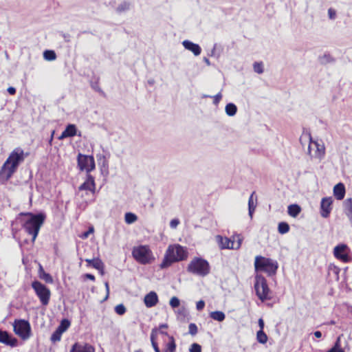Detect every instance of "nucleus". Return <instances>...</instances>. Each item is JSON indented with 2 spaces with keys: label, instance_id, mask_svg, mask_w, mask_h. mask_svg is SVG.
<instances>
[{
  "label": "nucleus",
  "instance_id": "obj_1",
  "mask_svg": "<svg viewBox=\"0 0 352 352\" xmlns=\"http://www.w3.org/2000/svg\"><path fill=\"white\" fill-rule=\"evenodd\" d=\"M25 157L24 151L21 148L14 149L3 164L0 170V179L3 182L9 180L16 171L19 165Z\"/></svg>",
  "mask_w": 352,
  "mask_h": 352
},
{
  "label": "nucleus",
  "instance_id": "obj_2",
  "mask_svg": "<svg viewBox=\"0 0 352 352\" xmlns=\"http://www.w3.org/2000/svg\"><path fill=\"white\" fill-rule=\"evenodd\" d=\"M20 216H25L26 219L23 221V227L25 232L32 235V242L34 243L41 227L44 223L46 219V214L43 212L32 213L30 212H21Z\"/></svg>",
  "mask_w": 352,
  "mask_h": 352
},
{
  "label": "nucleus",
  "instance_id": "obj_3",
  "mask_svg": "<svg viewBox=\"0 0 352 352\" xmlns=\"http://www.w3.org/2000/svg\"><path fill=\"white\" fill-rule=\"evenodd\" d=\"M188 254V252L186 248L181 245H170L166 250L160 267L162 270L166 269L174 263L184 261L187 258Z\"/></svg>",
  "mask_w": 352,
  "mask_h": 352
},
{
  "label": "nucleus",
  "instance_id": "obj_4",
  "mask_svg": "<svg viewBox=\"0 0 352 352\" xmlns=\"http://www.w3.org/2000/svg\"><path fill=\"white\" fill-rule=\"evenodd\" d=\"M256 271L265 272L269 276L276 274L278 263L276 261L262 256H256L254 261Z\"/></svg>",
  "mask_w": 352,
  "mask_h": 352
},
{
  "label": "nucleus",
  "instance_id": "obj_5",
  "mask_svg": "<svg viewBox=\"0 0 352 352\" xmlns=\"http://www.w3.org/2000/svg\"><path fill=\"white\" fill-rule=\"evenodd\" d=\"M209 263L201 257H195L188 264L187 271L200 276H206L210 273Z\"/></svg>",
  "mask_w": 352,
  "mask_h": 352
},
{
  "label": "nucleus",
  "instance_id": "obj_6",
  "mask_svg": "<svg viewBox=\"0 0 352 352\" xmlns=\"http://www.w3.org/2000/svg\"><path fill=\"white\" fill-rule=\"evenodd\" d=\"M132 256L142 265L150 264L155 260L152 251L147 245H140L134 247L132 250Z\"/></svg>",
  "mask_w": 352,
  "mask_h": 352
},
{
  "label": "nucleus",
  "instance_id": "obj_7",
  "mask_svg": "<svg viewBox=\"0 0 352 352\" xmlns=\"http://www.w3.org/2000/svg\"><path fill=\"white\" fill-rule=\"evenodd\" d=\"M254 289L258 298L261 301L270 300V289L268 287L267 280L262 276L257 274L255 276Z\"/></svg>",
  "mask_w": 352,
  "mask_h": 352
},
{
  "label": "nucleus",
  "instance_id": "obj_8",
  "mask_svg": "<svg viewBox=\"0 0 352 352\" xmlns=\"http://www.w3.org/2000/svg\"><path fill=\"white\" fill-rule=\"evenodd\" d=\"M31 285L36 296L39 298L41 303L44 306L47 305L51 295L50 289L45 285L37 280L32 281Z\"/></svg>",
  "mask_w": 352,
  "mask_h": 352
},
{
  "label": "nucleus",
  "instance_id": "obj_9",
  "mask_svg": "<svg viewBox=\"0 0 352 352\" xmlns=\"http://www.w3.org/2000/svg\"><path fill=\"white\" fill-rule=\"evenodd\" d=\"M13 330L15 334L23 340L28 339L31 336L30 324L25 319H16L13 323Z\"/></svg>",
  "mask_w": 352,
  "mask_h": 352
},
{
  "label": "nucleus",
  "instance_id": "obj_10",
  "mask_svg": "<svg viewBox=\"0 0 352 352\" xmlns=\"http://www.w3.org/2000/svg\"><path fill=\"white\" fill-rule=\"evenodd\" d=\"M77 166L80 171L85 170L86 173H90L96 168L94 156L79 153L77 155Z\"/></svg>",
  "mask_w": 352,
  "mask_h": 352
},
{
  "label": "nucleus",
  "instance_id": "obj_11",
  "mask_svg": "<svg viewBox=\"0 0 352 352\" xmlns=\"http://www.w3.org/2000/svg\"><path fill=\"white\" fill-rule=\"evenodd\" d=\"M351 250L345 243H339L333 248L334 256L343 263H349L352 261L350 255Z\"/></svg>",
  "mask_w": 352,
  "mask_h": 352
},
{
  "label": "nucleus",
  "instance_id": "obj_12",
  "mask_svg": "<svg viewBox=\"0 0 352 352\" xmlns=\"http://www.w3.org/2000/svg\"><path fill=\"white\" fill-rule=\"evenodd\" d=\"M0 343L12 348L16 347L19 345L17 338L14 337L12 333L1 329H0Z\"/></svg>",
  "mask_w": 352,
  "mask_h": 352
},
{
  "label": "nucleus",
  "instance_id": "obj_13",
  "mask_svg": "<svg viewBox=\"0 0 352 352\" xmlns=\"http://www.w3.org/2000/svg\"><path fill=\"white\" fill-rule=\"evenodd\" d=\"M79 191L89 190L92 193L96 191L95 178L90 173H87L85 181L78 187Z\"/></svg>",
  "mask_w": 352,
  "mask_h": 352
},
{
  "label": "nucleus",
  "instance_id": "obj_14",
  "mask_svg": "<svg viewBox=\"0 0 352 352\" xmlns=\"http://www.w3.org/2000/svg\"><path fill=\"white\" fill-rule=\"evenodd\" d=\"M333 199L332 197H324L320 202V214L324 218H327L332 209Z\"/></svg>",
  "mask_w": 352,
  "mask_h": 352
},
{
  "label": "nucleus",
  "instance_id": "obj_15",
  "mask_svg": "<svg viewBox=\"0 0 352 352\" xmlns=\"http://www.w3.org/2000/svg\"><path fill=\"white\" fill-rule=\"evenodd\" d=\"M78 129L76 126L74 124H68L65 130L62 132L60 135L58 137L59 140H63L67 138H72L76 135L80 136V133L79 134L77 133Z\"/></svg>",
  "mask_w": 352,
  "mask_h": 352
},
{
  "label": "nucleus",
  "instance_id": "obj_16",
  "mask_svg": "<svg viewBox=\"0 0 352 352\" xmlns=\"http://www.w3.org/2000/svg\"><path fill=\"white\" fill-rule=\"evenodd\" d=\"M159 301L158 296L154 291H151L145 295L144 302L146 307L151 308L155 307Z\"/></svg>",
  "mask_w": 352,
  "mask_h": 352
},
{
  "label": "nucleus",
  "instance_id": "obj_17",
  "mask_svg": "<svg viewBox=\"0 0 352 352\" xmlns=\"http://www.w3.org/2000/svg\"><path fill=\"white\" fill-rule=\"evenodd\" d=\"M69 352H95V349L88 343L81 344L76 342L72 346Z\"/></svg>",
  "mask_w": 352,
  "mask_h": 352
},
{
  "label": "nucleus",
  "instance_id": "obj_18",
  "mask_svg": "<svg viewBox=\"0 0 352 352\" xmlns=\"http://www.w3.org/2000/svg\"><path fill=\"white\" fill-rule=\"evenodd\" d=\"M184 48L191 52L195 56H199L201 52V48L199 45L189 40H184L182 42Z\"/></svg>",
  "mask_w": 352,
  "mask_h": 352
},
{
  "label": "nucleus",
  "instance_id": "obj_19",
  "mask_svg": "<svg viewBox=\"0 0 352 352\" xmlns=\"http://www.w3.org/2000/svg\"><path fill=\"white\" fill-rule=\"evenodd\" d=\"M217 242L221 250L223 249H234V242L227 237H223L221 235L216 236Z\"/></svg>",
  "mask_w": 352,
  "mask_h": 352
},
{
  "label": "nucleus",
  "instance_id": "obj_20",
  "mask_svg": "<svg viewBox=\"0 0 352 352\" xmlns=\"http://www.w3.org/2000/svg\"><path fill=\"white\" fill-rule=\"evenodd\" d=\"M346 193L345 186L343 183H338L333 187V195L338 200L344 199Z\"/></svg>",
  "mask_w": 352,
  "mask_h": 352
},
{
  "label": "nucleus",
  "instance_id": "obj_21",
  "mask_svg": "<svg viewBox=\"0 0 352 352\" xmlns=\"http://www.w3.org/2000/svg\"><path fill=\"white\" fill-rule=\"evenodd\" d=\"M160 333L168 336V342L166 344V351L167 352H175L176 351V343L175 340L173 336H169L167 332L161 331Z\"/></svg>",
  "mask_w": 352,
  "mask_h": 352
},
{
  "label": "nucleus",
  "instance_id": "obj_22",
  "mask_svg": "<svg viewBox=\"0 0 352 352\" xmlns=\"http://www.w3.org/2000/svg\"><path fill=\"white\" fill-rule=\"evenodd\" d=\"M344 210L352 226V198H349L344 201Z\"/></svg>",
  "mask_w": 352,
  "mask_h": 352
},
{
  "label": "nucleus",
  "instance_id": "obj_23",
  "mask_svg": "<svg viewBox=\"0 0 352 352\" xmlns=\"http://www.w3.org/2000/svg\"><path fill=\"white\" fill-rule=\"evenodd\" d=\"M318 61L320 64L324 65L335 63L336 59L329 52H325L323 55L318 56Z\"/></svg>",
  "mask_w": 352,
  "mask_h": 352
},
{
  "label": "nucleus",
  "instance_id": "obj_24",
  "mask_svg": "<svg viewBox=\"0 0 352 352\" xmlns=\"http://www.w3.org/2000/svg\"><path fill=\"white\" fill-rule=\"evenodd\" d=\"M301 212V208L296 204H291L287 208V213L292 217H296Z\"/></svg>",
  "mask_w": 352,
  "mask_h": 352
},
{
  "label": "nucleus",
  "instance_id": "obj_25",
  "mask_svg": "<svg viewBox=\"0 0 352 352\" xmlns=\"http://www.w3.org/2000/svg\"><path fill=\"white\" fill-rule=\"evenodd\" d=\"M209 316L217 322H223L226 318V314L221 311H214L209 314Z\"/></svg>",
  "mask_w": 352,
  "mask_h": 352
},
{
  "label": "nucleus",
  "instance_id": "obj_26",
  "mask_svg": "<svg viewBox=\"0 0 352 352\" xmlns=\"http://www.w3.org/2000/svg\"><path fill=\"white\" fill-rule=\"evenodd\" d=\"M307 135L309 138L310 144L314 143L315 144V146L316 147V151L318 153V155L320 156V155L324 156V153H325V148H324V144H320L318 142L313 141L310 132H307Z\"/></svg>",
  "mask_w": 352,
  "mask_h": 352
},
{
  "label": "nucleus",
  "instance_id": "obj_27",
  "mask_svg": "<svg viewBox=\"0 0 352 352\" xmlns=\"http://www.w3.org/2000/svg\"><path fill=\"white\" fill-rule=\"evenodd\" d=\"M255 192H253L248 199V214L252 219L256 209V204L254 203V195Z\"/></svg>",
  "mask_w": 352,
  "mask_h": 352
},
{
  "label": "nucleus",
  "instance_id": "obj_28",
  "mask_svg": "<svg viewBox=\"0 0 352 352\" xmlns=\"http://www.w3.org/2000/svg\"><path fill=\"white\" fill-rule=\"evenodd\" d=\"M225 111L228 116H234L237 112V107L232 102L228 103L225 107Z\"/></svg>",
  "mask_w": 352,
  "mask_h": 352
},
{
  "label": "nucleus",
  "instance_id": "obj_29",
  "mask_svg": "<svg viewBox=\"0 0 352 352\" xmlns=\"http://www.w3.org/2000/svg\"><path fill=\"white\" fill-rule=\"evenodd\" d=\"M157 332V330L155 328L153 329L151 331V344H152V346H153L155 352H161V351L158 346V344H157V342L155 341ZM165 352H167V351H165Z\"/></svg>",
  "mask_w": 352,
  "mask_h": 352
},
{
  "label": "nucleus",
  "instance_id": "obj_30",
  "mask_svg": "<svg viewBox=\"0 0 352 352\" xmlns=\"http://www.w3.org/2000/svg\"><path fill=\"white\" fill-rule=\"evenodd\" d=\"M70 325V320L67 318H63L60 320V324L56 327V329H58L59 331L60 330L61 332L64 333L69 328Z\"/></svg>",
  "mask_w": 352,
  "mask_h": 352
},
{
  "label": "nucleus",
  "instance_id": "obj_31",
  "mask_svg": "<svg viewBox=\"0 0 352 352\" xmlns=\"http://www.w3.org/2000/svg\"><path fill=\"white\" fill-rule=\"evenodd\" d=\"M222 49L221 46H219L217 43H214L212 49L210 52L208 54V56L215 57L217 59H219L221 56Z\"/></svg>",
  "mask_w": 352,
  "mask_h": 352
},
{
  "label": "nucleus",
  "instance_id": "obj_32",
  "mask_svg": "<svg viewBox=\"0 0 352 352\" xmlns=\"http://www.w3.org/2000/svg\"><path fill=\"white\" fill-rule=\"evenodd\" d=\"M85 262L87 263L88 267H92L94 269L98 268L101 263H102V260L100 258H94L92 259L87 258L85 259Z\"/></svg>",
  "mask_w": 352,
  "mask_h": 352
},
{
  "label": "nucleus",
  "instance_id": "obj_33",
  "mask_svg": "<svg viewBox=\"0 0 352 352\" xmlns=\"http://www.w3.org/2000/svg\"><path fill=\"white\" fill-rule=\"evenodd\" d=\"M138 220V216L131 212H127L124 214V221L127 224H132Z\"/></svg>",
  "mask_w": 352,
  "mask_h": 352
},
{
  "label": "nucleus",
  "instance_id": "obj_34",
  "mask_svg": "<svg viewBox=\"0 0 352 352\" xmlns=\"http://www.w3.org/2000/svg\"><path fill=\"white\" fill-rule=\"evenodd\" d=\"M256 340L260 344H265L267 342L268 337L263 330H258L256 333Z\"/></svg>",
  "mask_w": 352,
  "mask_h": 352
},
{
  "label": "nucleus",
  "instance_id": "obj_35",
  "mask_svg": "<svg viewBox=\"0 0 352 352\" xmlns=\"http://www.w3.org/2000/svg\"><path fill=\"white\" fill-rule=\"evenodd\" d=\"M43 58L46 60L52 61L56 58V54L54 50H46L43 52Z\"/></svg>",
  "mask_w": 352,
  "mask_h": 352
},
{
  "label": "nucleus",
  "instance_id": "obj_36",
  "mask_svg": "<svg viewBox=\"0 0 352 352\" xmlns=\"http://www.w3.org/2000/svg\"><path fill=\"white\" fill-rule=\"evenodd\" d=\"M327 352H345L340 346V337H338L333 346L327 351Z\"/></svg>",
  "mask_w": 352,
  "mask_h": 352
},
{
  "label": "nucleus",
  "instance_id": "obj_37",
  "mask_svg": "<svg viewBox=\"0 0 352 352\" xmlns=\"http://www.w3.org/2000/svg\"><path fill=\"white\" fill-rule=\"evenodd\" d=\"M278 231L280 234H284L289 231V226L285 221H281L278 225Z\"/></svg>",
  "mask_w": 352,
  "mask_h": 352
},
{
  "label": "nucleus",
  "instance_id": "obj_38",
  "mask_svg": "<svg viewBox=\"0 0 352 352\" xmlns=\"http://www.w3.org/2000/svg\"><path fill=\"white\" fill-rule=\"evenodd\" d=\"M131 3L128 1H123L116 8V12L119 14L128 11L130 9Z\"/></svg>",
  "mask_w": 352,
  "mask_h": 352
},
{
  "label": "nucleus",
  "instance_id": "obj_39",
  "mask_svg": "<svg viewBox=\"0 0 352 352\" xmlns=\"http://www.w3.org/2000/svg\"><path fill=\"white\" fill-rule=\"evenodd\" d=\"M63 333L61 332L60 330L59 331L58 329H56V330L52 333V334L51 336V338H50L51 342L53 343L59 342L61 339Z\"/></svg>",
  "mask_w": 352,
  "mask_h": 352
},
{
  "label": "nucleus",
  "instance_id": "obj_40",
  "mask_svg": "<svg viewBox=\"0 0 352 352\" xmlns=\"http://www.w3.org/2000/svg\"><path fill=\"white\" fill-rule=\"evenodd\" d=\"M114 311L118 315L122 316L126 313V309L123 304H119L115 307Z\"/></svg>",
  "mask_w": 352,
  "mask_h": 352
},
{
  "label": "nucleus",
  "instance_id": "obj_41",
  "mask_svg": "<svg viewBox=\"0 0 352 352\" xmlns=\"http://www.w3.org/2000/svg\"><path fill=\"white\" fill-rule=\"evenodd\" d=\"M169 305L173 309L178 308L180 306V300L177 296H173L169 301Z\"/></svg>",
  "mask_w": 352,
  "mask_h": 352
},
{
  "label": "nucleus",
  "instance_id": "obj_42",
  "mask_svg": "<svg viewBox=\"0 0 352 352\" xmlns=\"http://www.w3.org/2000/svg\"><path fill=\"white\" fill-rule=\"evenodd\" d=\"M39 277L46 283H52L54 281L52 276L47 272H43Z\"/></svg>",
  "mask_w": 352,
  "mask_h": 352
},
{
  "label": "nucleus",
  "instance_id": "obj_43",
  "mask_svg": "<svg viewBox=\"0 0 352 352\" xmlns=\"http://www.w3.org/2000/svg\"><path fill=\"white\" fill-rule=\"evenodd\" d=\"M253 68H254V71L257 73V74H262L263 73V63H258V62H255L254 64H253Z\"/></svg>",
  "mask_w": 352,
  "mask_h": 352
},
{
  "label": "nucleus",
  "instance_id": "obj_44",
  "mask_svg": "<svg viewBox=\"0 0 352 352\" xmlns=\"http://www.w3.org/2000/svg\"><path fill=\"white\" fill-rule=\"evenodd\" d=\"M189 352H201V346L198 343L194 342L190 345Z\"/></svg>",
  "mask_w": 352,
  "mask_h": 352
},
{
  "label": "nucleus",
  "instance_id": "obj_45",
  "mask_svg": "<svg viewBox=\"0 0 352 352\" xmlns=\"http://www.w3.org/2000/svg\"><path fill=\"white\" fill-rule=\"evenodd\" d=\"M188 331H189V333L190 335H192V336L196 335L198 331V328H197V326L196 325V324L190 323L188 325Z\"/></svg>",
  "mask_w": 352,
  "mask_h": 352
},
{
  "label": "nucleus",
  "instance_id": "obj_46",
  "mask_svg": "<svg viewBox=\"0 0 352 352\" xmlns=\"http://www.w3.org/2000/svg\"><path fill=\"white\" fill-rule=\"evenodd\" d=\"M102 160V168H108V162L107 160H106V157L104 155H100L99 156V159H98V164H100V161Z\"/></svg>",
  "mask_w": 352,
  "mask_h": 352
},
{
  "label": "nucleus",
  "instance_id": "obj_47",
  "mask_svg": "<svg viewBox=\"0 0 352 352\" xmlns=\"http://www.w3.org/2000/svg\"><path fill=\"white\" fill-rule=\"evenodd\" d=\"M177 313L179 317L184 318L187 315V310L184 307H182L177 310Z\"/></svg>",
  "mask_w": 352,
  "mask_h": 352
},
{
  "label": "nucleus",
  "instance_id": "obj_48",
  "mask_svg": "<svg viewBox=\"0 0 352 352\" xmlns=\"http://www.w3.org/2000/svg\"><path fill=\"white\" fill-rule=\"evenodd\" d=\"M205 305H206L205 301L203 300H200L198 302H197L196 308H197V311H202L204 309Z\"/></svg>",
  "mask_w": 352,
  "mask_h": 352
},
{
  "label": "nucleus",
  "instance_id": "obj_49",
  "mask_svg": "<svg viewBox=\"0 0 352 352\" xmlns=\"http://www.w3.org/2000/svg\"><path fill=\"white\" fill-rule=\"evenodd\" d=\"M180 221L178 219L175 218L173 219L170 222V227L173 229H175L177 227V226L179 224Z\"/></svg>",
  "mask_w": 352,
  "mask_h": 352
},
{
  "label": "nucleus",
  "instance_id": "obj_50",
  "mask_svg": "<svg viewBox=\"0 0 352 352\" xmlns=\"http://www.w3.org/2000/svg\"><path fill=\"white\" fill-rule=\"evenodd\" d=\"M222 98L221 94L219 92L214 96L213 104L217 105Z\"/></svg>",
  "mask_w": 352,
  "mask_h": 352
},
{
  "label": "nucleus",
  "instance_id": "obj_51",
  "mask_svg": "<svg viewBox=\"0 0 352 352\" xmlns=\"http://www.w3.org/2000/svg\"><path fill=\"white\" fill-rule=\"evenodd\" d=\"M328 15L330 19H334L336 16V12L333 8H329L328 10Z\"/></svg>",
  "mask_w": 352,
  "mask_h": 352
},
{
  "label": "nucleus",
  "instance_id": "obj_52",
  "mask_svg": "<svg viewBox=\"0 0 352 352\" xmlns=\"http://www.w3.org/2000/svg\"><path fill=\"white\" fill-rule=\"evenodd\" d=\"M82 276L85 279H89L92 281L95 280V276L92 274L87 273V274H83Z\"/></svg>",
  "mask_w": 352,
  "mask_h": 352
},
{
  "label": "nucleus",
  "instance_id": "obj_53",
  "mask_svg": "<svg viewBox=\"0 0 352 352\" xmlns=\"http://www.w3.org/2000/svg\"><path fill=\"white\" fill-rule=\"evenodd\" d=\"M91 87L95 89L96 91L104 95V93L103 92V91L98 86V84L97 83H92L91 84Z\"/></svg>",
  "mask_w": 352,
  "mask_h": 352
},
{
  "label": "nucleus",
  "instance_id": "obj_54",
  "mask_svg": "<svg viewBox=\"0 0 352 352\" xmlns=\"http://www.w3.org/2000/svg\"><path fill=\"white\" fill-rule=\"evenodd\" d=\"M100 267L98 268H96V270H98L100 275L103 276L104 274V263H101V264L99 265Z\"/></svg>",
  "mask_w": 352,
  "mask_h": 352
},
{
  "label": "nucleus",
  "instance_id": "obj_55",
  "mask_svg": "<svg viewBox=\"0 0 352 352\" xmlns=\"http://www.w3.org/2000/svg\"><path fill=\"white\" fill-rule=\"evenodd\" d=\"M7 91L10 95L13 96L16 94V90L14 87H9L7 89Z\"/></svg>",
  "mask_w": 352,
  "mask_h": 352
},
{
  "label": "nucleus",
  "instance_id": "obj_56",
  "mask_svg": "<svg viewBox=\"0 0 352 352\" xmlns=\"http://www.w3.org/2000/svg\"><path fill=\"white\" fill-rule=\"evenodd\" d=\"M258 327L260 328L259 330H263L264 327H265V322H264V320H263V318H259L258 319Z\"/></svg>",
  "mask_w": 352,
  "mask_h": 352
},
{
  "label": "nucleus",
  "instance_id": "obj_57",
  "mask_svg": "<svg viewBox=\"0 0 352 352\" xmlns=\"http://www.w3.org/2000/svg\"><path fill=\"white\" fill-rule=\"evenodd\" d=\"M329 270L332 271L337 276H338V274L340 272V269L336 266H333L330 267Z\"/></svg>",
  "mask_w": 352,
  "mask_h": 352
},
{
  "label": "nucleus",
  "instance_id": "obj_58",
  "mask_svg": "<svg viewBox=\"0 0 352 352\" xmlns=\"http://www.w3.org/2000/svg\"><path fill=\"white\" fill-rule=\"evenodd\" d=\"M104 285H105V289H106V292H107V295H106L104 300H106L109 298V286L108 282H105Z\"/></svg>",
  "mask_w": 352,
  "mask_h": 352
},
{
  "label": "nucleus",
  "instance_id": "obj_59",
  "mask_svg": "<svg viewBox=\"0 0 352 352\" xmlns=\"http://www.w3.org/2000/svg\"><path fill=\"white\" fill-rule=\"evenodd\" d=\"M314 334L315 337L317 338H320L322 337V333L320 331H316L314 333Z\"/></svg>",
  "mask_w": 352,
  "mask_h": 352
},
{
  "label": "nucleus",
  "instance_id": "obj_60",
  "mask_svg": "<svg viewBox=\"0 0 352 352\" xmlns=\"http://www.w3.org/2000/svg\"><path fill=\"white\" fill-rule=\"evenodd\" d=\"M168 327V324H166V323H164V324H161L160 326H159V329H160V332L161 331H162V329H167Z\"/></svg>",
  "mask_w": 352,
  "mask_h": 352
},
{
  "label": "nucleus",
  "instance_id": "obj_61",
  "mask_svg": "<svg viewBox=\"0 0 352 352\" xmlns=\"http://www.w3.org/2000/svg\"><path fill=\"white\" fill-rule=\"evenodd\" d=\"M203 60L208 66L211 65V63L207 57H204Z\"/></svg>",
  "mask_w": 352,
  "mask_h": 352
},
{
  "label": "nucleus",
  "instance_id": "obj_62",
  "mask_svg": "<svg viewBox=\"0 0 352 352\" xmlns=\"http://www.w3.org/2000/svg\"><path fill=\"white\" fill-rule=\"evenodd\" d=\"M346 309L349 313L352 314V306L351 305H350L349 304H346Z\"/></svg>",
  "mask_w": 352,
  "mask_h": 352
},
{
  "label": "nucleus",
  "instance_id": "obj_63",
  "mask_svg": "<svg viewBox=\"0 0 352 352\" xmlns=\"http://www.w3.org/2000/svg\"><path fill=\"white\" fill-rule=\"evenodd\" d=\"M43 272H45V270H43L42 265H39V270H38V274L39 276H41Z\"/></svg>",
  "mask_w": 352,
  "mask_h": 352
},
{
  "label": "nucleus",
  "instance_id": "obj_64",
  "mask_svg": "<svg viewBox=\"0 0 352 352\" xmlns=\"http://www.w3.org/2000/svg\"><path fill=\"white\" fill-rule=\"evenodd\" d=\"M94 232V228H91L89 229V230L87 231V232L85 233V237H87L88 234L89 232Z\"/></svg>",
  "mask_w": 352,
  "mask_h": 352
}]
</instances>
